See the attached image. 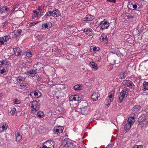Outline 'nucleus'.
<instances>
[{
    "instance_id": "obj_1",
    "label": "nucleus",
    "mask_w": 148,
    "mask_h": 148,
    "mask_svg": "<svg viewBox=\"0 0 148 148\" xmlns=\"http://www.w3.org/2000/svg\"><path fill=\"white\" fill-rule=\"evenodd\" d=\"M30 105H31V107L32 108L31 112L32 113H34L38 110L40 105L38 101L36 100H34L32 102L31 101L30 103Z\"/></svg>"
},
{
    "instance_id": "obj_2",
    "label": "nucleus",
    "mask_w": 148,
    "mask_h": 148,
    "mask_svg": "<svg viewBox=\"0 0 148 148\" xmlns=\"http://www.w3.org/2000/svg\"><path fill=\"white\" fill-rule=\"evenodd\" d=\"M110 25V23L108 22V20L105 19L103 21L100 22L99 26L100 29L103 30L104 29H107Z\"/></svg>"
},
{
    "instance_id": "obj_3",
    "label": "nucleus",
    "mask_w": 148,
    "mask_h": 148,
    "mask_svg": "<svg viewBox=\"0 0 148 148\" xmlns=\"http://www.w3.org/2000/svg\"><path fill=\"white\" fill-rule=\"evenodd\" d=\"M62 143L64 144L65 148H74L72 143V141L69 140L66 141L64 140L63 141Z\"/></svg>"
},
{
    "instance_id": "obj_4",
    "label": "nucleus",
    "mask_w": 148,
    "mask_h": 148,
    "mask_svg": "<svg viewBox=\"0 0 148 148\" xmlns=\"http://www.w3.org/2000/svg\"><path fill=\"white\" fill-rule=\"evenodd\" d=\"M77 111L79 112H81L82 114L86 115L87 114L89 111V109L88 107L81 108H77Z\"/></svg>"
},
{
    "instance_id": "obj_5",
    "label": "nucleus",
    "mask_w": 148,
    "mask_h": 148,
    "mask_svg": "<svg viewBox=\"0 0 148 148\" xmlns=\"http://www.w3.org/2000/svg\"><path fill=\"white\" fill-rule=\"evenodd\" d=\"M129 117L127 120L126 121H124L123 123V124L124 125L125 132H128L130 130L129 125H130V121L129 120Z\"/></svg>"
},
{
    "instance_id": "obj_6",
    "label": "nucleus",
    "mask_w": 148,
    "mask_h": 148,
    "mask_svg": "<svg viewBox=\"0 0 148 148\" xmlns=\"http://www.w3.org/2000/svg\"><path fill=\"white\" fill-rule=\"evenodd\" d=\"M129 92V89L127 88H124V90H122L120 93V96H122L124 98L125 97H127L128 94Z\"/></svg>"
},
{
    "instance_id": "obj_7",
    "label": "nucleus",
    "mask_w": 148,
    "mask_h": 148,
    "mask_svg": "<svg viewBox=\"0 0 148 148\" xmlns=\"http://www.w3.org/2000/svg\"><path fill=\"white\" fill-rule=\"evenodd\" d=\"M84 32H85V34H87L88 36H90L93 34L92 30L90 28H85L84 30Z\"/></svg>"
},
{
    "instance_id": "obj_8",
    "label": "nucleus",
    "mask_w": 148,
    "mask_h": 148,
    "mask_svg": "<svg viewBox=\"0 0 148 148\" xmlns=\"http://www.w3.org/2000/svg\"><path fill=\"white\" fill-rule=\"evenodd\" d=\"M2 39L5 42V45L10 43L11 41V39L9 35L5 36L2 37Z\"/></svg>"
},
{
    "instance_id": "obj_9",
    "label": "nucleus",
    "mask_w": 148,
    "mask_h": 148,
    "mask_svg": "<svg viewBox=\"0 0 148 148\" xmlns=\"http://www.w3.org/2000/svg\"><path fill=\"white\" fill-rule=\"evenodd\" d=\"M10 62L6 60H2L1 61H0V67H2L3 66L9 65H10Z\"/></svg>"
},
{
    "instance_id": "obj_10",
    "label": "nucleus",
    "mask_w": 148,
    "mask_h": 148,
    "mask_svg": "<svg viewBox=\"0 0 148 148\" xmlns=\"http://www.w3.org/2000/svg\"><path fill=\"white\" fill-rule=\"evenodd\" d=\"M45 145H47L48 148H53V141L52 140H47L45 142Z\"/></svg>"
},
{
    "instance_id": "obj_11",
    "label": "nucleus",
    "mask_w": 148,
    "mask_h": 148,
    "mask_svg": "<svg viewBox=\"0 0 148 148\" xmlns=\"http://www.w3.org/2000/svg\"><path fill=\"white\" fill-rule=\"evenodd\" d=\"M10 65L3 66V67H2L3 69L0 71L1 73V74H3L4 73H6V72L8 71V69H9V67H10Z\"/></svg>"
},
{
    "instance_id": "obj_12",
    "label": "nucleus",
    "mask_w": 148,
    "mask_h": 148,
    "mask_svg": "<svg viewBox=\"0 0 148 148\" xmlns=\"http://www.w3.org/2000/svg\"><path fill=\"white\" fill-rule=\"evenodd\" d=\"M136 117V116L134 113L131 114L130 116V128L131 127L132 125L134 123L135 119Z\"/></svg>"
},
{
    "instance_id": "obj_13",
    "label": "nucleus",
    "mask_w": 148,
    "mask_h": 148,
    "mask_svg": "<svg viewBox=\"0 0 148 148\" xmlns=\"http://www.w3.org/2000/svg\"><path fill=\"white\" fill-rule=\"evenodd\" d=\"M52 24L51 23L48 22L46 23H44L42 24V27L44 28V29H49L52 26Z\"/></svg>"
},
{
    "instance_id": "obj_14",
    "label": "nucleus",
    "mask_w": 148,
    "mask_h": 148,
    "mask_svg": "<svg viewBox=\"0 0 148 148\" xmlns=\"http://www.w3.org/2000/svg\"><path fill=\"white\" fill-rule=\"evenodd\" d=\"M14 52V55L15 56H20V53L21 49L18 47H16L13 49Z\"/></svg>"
},
{
    "instance_id": "obj_15",
    "label": "nucleus",
    "mask_w": 148,
    "mask_h": 148,
    "mask_svg": "<svg viewBox=\"0 0 148 148\" xmlns=\"http://www.w3.org/2000/svg\"><path fill=\"white\" fill-rule=\"evenodd\" d=\"M10 10V9L6 6H1L0 8V12L2 14L7 12Z\"/></svg>"
},
{
    "instance_id": "obj_16",
    "label": "nucleus",
    "mask_w": 148,
    "mask_h": 148,
    "mask_svg": "<svg viewBox=\"0 0 148 148\" xmlns=\"http://www.w3.org/2000/svg\"><path fill=\"white\" fill-rule=\"evenodd\" d=\"M88 103L85 102H80L78 105V108H84L87 107Z\"/></svg>"
},
{
    "instance_id": "obj_17",
    "label": "nucleus",
    "mask_w": 148,
    "mask_h": 148,
    "mask_svg": "<svg viewBox=\"0 0 148 148\" xmlns=\"http://www.w3.org/2000/svg\"><path fill=\"white\" fill-rule=\"evenodd\" d=\"M36 70L37 69H36V70H30L29 71L26 72L27 74H29L32 75L31 76L32 77H34L37 74Z\"/></svg>"
},
{
    "instance_id": "obj_18",
    "label": "nucleus",
    "mask_w": 148,
    "mask_h": 148,
    "mask_svg": "<svg viewBox=\"0 0 148 148\" xmlns=\"http://www.w3.org/2000/svg\"><path fill=\"white\" fill-rule=\"evenodd\" d=\"M90 65L94 71L96 70L98 68L97 65L94 62H91L90 63Z\"/></svg>"
},
{
    "instance_id": "obj_19",
    "label": "nucleus",
    "mask_w": 148,
    "mask_h": 148,
    "mask_svg": "<svg viewBox=\"0 0 148 148\" xmlns=\"http://www.w3.org/2000/svg\"><path fill=\"white\" fill-rule=\"evenodd\" d=\"M100 40L102 41H104L105 43H107L108 42V38L106 35L105 34L102 35L100 38Z\"/></svg>"
},
{
    "instance_id": "obj_20",
    "label": "nucleus",
    "mask_w": 148,
    "mask_h": 148,
    "mask_svg": "<svg viewBox=\"0 0 148 148\" xmlns=\"http://www.w3.org/2000/svg\"><path fill=\"white\" fill-rule=\"evenodd\" d=\"M83 86L79 84H78L73 87V89L75 90H82Z\"/></svg>"
},
{
    "instance_id": "obj_21",
    "label": "nucleus",
    "mask_w": 148,
    "mask_h": 148,
    "mask_svg": "<svg viewBox=\"0 0 148 148\" xmlns=\"http://www.w3.org/2000/svg\"><path fill=\"white\" fill-rule=\"evenodd\" d=\"M99 97L98 93L95 92L91 96V98L94 101H96Z\"/></svg>"
},
{
    "instance_id": "obj_22",
    "label": "nucleus",
    "mask_w": 148,
    "mask_h": 148,
    "mask_svg": "<svg viewBox=\"0 0 148 148\" xmlns=\"http://www.w3.org/2000/svg\"><path fill=\"white\" fill-rule=\"evenodd\" d=\"M94 18V17L93 16L88 14L86 15L84 19L86 21H90L93 20Z\"/></svg>"
},
{
    "instance_id": "obj_23",
    "label": "nucleus",
    "mask_w": 148,
    "mask_h": 148,
    "mask_svg": "<svg viewBox=\"0 0 148 148\" xmlns=\"http://www.w3.org/2000/svg\"><path fill=\"white\" fill-rule=\"evenodd\" d=\"M141 109V107L138 105H135L133 108V110L135 112H138Z\"/></svg>"
},
{
    "instance_id": "obj_24",
    "label": "nucleus",
    "mask_w": 148,
    "mask_h": 148,
    "mask_svg": "<svg viewBox=\"0 0 148 148\" xmlns=\"http://www.w3.org/2000/svg\"><path fill=\"white\" fill-rule=\"evenodd\" d=\"M53 12H54V17H58L60 16V13L58 9L54 10Z\"/></svg>"
},
{
    "instance_id": "obj_25",
    "label": "nucleus",
    "mask_w": 148,
    "mask_h": 148,
    "mask_svg": "<svg viewBox=\"0 0 148 148\" xmlns=\"http://www.w3.org/2000/svg\"><path fill=\"white\" fill-rule=\"evenodd\" d=\"M38 93L36 91H35L34 92H32L30 93V95L32 98H33V95L35 96V97L37 96L36 97L37 98H39L40 97V95L39 96H38Z\"/></svg>"
},
{
    "instance_id": "obj_26",
    "label": "nucleus",
    "mask_w": 148,
    "mask_h": 148,
    "mask_svg": "<svg viewBox=\"0 0 148 148\" xmlns=\"http://www.w3.org/2000/svg\"><path fill=\"white\" fill-rule=\"evenodd\" d=\"M142 90L144 91L148 90V82H144Z\"/></svg>"
},
{
    "instance_id": "obj_27",
    "label": "nucleus",
    "mask_w": 148,
    "mask_h": 148,
    "mask_svg": "<svg viewBox=\"0 0 148 148\" xmlns=\"http://www.w3.org/2000/svg\"><path fill=\"white\" fill-rule=\"evenodd\" d=\"M22 30L21 29H18L16 30L14 32V34L16 36H19L21 35H22L23 34H22Z\"/></svg>"
},
{
    "instance_id": "obj_28",
    "label": "nucleus",
    "mask_w": 148,
    "mask_h": 148,
    "mask_svg": "<svg viewBox=\"0 0 148 148\" xmlns=\"http://www.w3.org/2000/svg\"><path fill=\"white\" fill-rule=\"evenodd\" d=\"M25 78L21 76H18L16 77V80L17 82L23 81L25 80Z\"/></svg>"
},
{
    "instance_id": "obj_29",
    "label": "nucleus",
    "mask_w": 148,
    "mask_h": 148,
    "mask_svg": "<svg viewBox=\"0 0 148 148\" xmlns=\"http://www.w3.org/2000/svg\"><path fill=\"white\" fill-rule=\"evenodd\" d=\"M16 139L17 141H19L22 138L19 132H17L16 134Z\"/></svg>"
},
{
    "instance_id": "obj_30",
    "label": "nucleus",
    "mask_w": 148,
    "mask_h": 148,
    "mask_svg": "<svg viewBox=\"0 0 148 148\" xmlns=\"http://www.w3.org/2000/svg\"><path fill=\"white\" fill-rule=\"evenodd\" d=\"M142 124L143 125H147L148 123V119L142 118Z\"/></svg>"
},
{
    "instance_id": "obj_31",
    "label": "nucleus",
    "mask_w": 148,
    "mask_h": 148,
    "mask_svg": "<svg viewBox=\"0 0 148 148\" xmlns=\"http://www.w3.org/2000/svg\"><path fill=\"white\" fill-rule=\"evenodd\" d=\"M27 88L28 86L27 84H22L21 85H20V88L22 89H25Z\"/></svg>"
},
{
    "instance_id": "obj_32",
    "label": "nucleus",
    "mask_w": 148,
    "mask_h": 148,
    "mask_svg": "<svg viewBox=\"0 0 148 148\" xmlns=\"http://www.w3.org/2000/svg\"><path fill=\"white\" fill-rule=\"evenodd\" d=\"M54 132L55 134H56V133L58 135H59L61 133V132H60V131L58 129V128L56 127H55L54 128Z\"/></svg>"
},
{
    "instance_id": "obj_33",
    "label": "nucleus",
    "mask_w": 148,
    "mask_h": 148,
    "mask_svg": "<svg viewBox=\"0 0 148 148\" xmlns=\"http://www.w3.org/2000/svg\"><path fill=\"white\" fill-rule=\"evenodd\" d=\"M142 118H143V117L141 116L138 118V120L137 123V124L138 125L140 124V123H141V124H142Z\"/></svg>"
},
{
    "instance_id": "obj_34",
    "label": "nucleus",
    "mask_w": 148,
    "mask_h": 148,
    "mask_svg": "<svg viewBox=\"0 0 148 148\" xmlns=\"http://www.w3.org/2000/svg\"><path fill=\"white\" fill-rule=\"evenodd\" d=\"M44 114L43 113L42 111H39V112H38L37 114V115L40 118L43 116Z\"/></svg>"
},
{
    "instance_id": "obj_35",
    "label": "nucleus",
    "mask_w": 148,
    "mask_h": 148,
    "mask_svg": "<svg viewBox=\"0 0 148 148\" xmlns=\"http://www.w3.org/2000/svg\"><path fill=\"white\" fill-rule=\"evenodd\" d=\"M69 99L70 101H77L75 95H71L69 97Z\"/></svg>"
},
{
    "instance_id": "obj_36",
    "label": "nucleus",
    "mask_w": 148,
    "mask_h": 148,
    "mask_svg": "<svg viewBox=\"0 0 148 148\" xmlns=\"http://www.w3.org/2000/svg\"><path fill=\"white\" fill-rule=\"evenodd\" d=\"M56 110L60 112H62L63 111V109L60 106H58L56 108Z\"/></svg>"
},
{
    "instance_id": "obj_37",
    "label": "nucleus",
    "mask_w": 148,
    "mask_h": 148,
    "mask_svg": "<svg viewBox=\"0 0 148 148\" xmlns=\"http://www.w3.org/2000/svg\"><path fill=\"white\" fill-rule=\"evenodd\" d=\"M16 111V109L14 108H13L10 111V112L12 115H14L15 114Z\"/></svg>"
},
{
    "instance_id": "obj_38",
    "label": "nucleus",
    "mask_w": 148,
    "mask_h": 148,
    "mask_svg": "<svg viewBox=\"0 0 148 148\" xmlns=\"http://www.w3.org/2000/svg\"><path fill=\"white\" fill-rule=\"evenodd\" d=\"M123 83L124 84L127 85V86H128V87L130 85V82H129V80H124L123 82Z\"/></svg>"
},
{
    "instance_id": "obj_39",
    "label": "nucleus",
    "mask_w": 148,
    "mask_h": 148,
    "mask_svg": "<svg viewBox=\"0 0 148 148\" xmlns=\"http://www.w3.org/2000/svg\"><path fill=\"white\" fill-rule=\"evenodd\" d=\"M131 6H132L133 8L134 9H136L137 7V6L136 4H133L132 2H130V7H131Z\"/></svg>"
},
{
    "instance_id": "obj_40",
    "label": "nucleus",
    "mask_w": 148,
    "mask_h": 148,
    "mask_svg": "<svg viewBox=\"0 0 148 148\" xmlns=\"http://www.w3.org/2000/svg\"><path fill=\"white\" fill-rule=\"evenodd\" d=\"M60 131V132H61V133H62L63 129H64V127H61L60 126H58L57 128Z\"/></svg>"
},
{
    "instance_id": "obj_41",
    "label": "nucleus",
    "mask_w": 148,
    "mask_h": 148,
    "mask_svg": "<svg viewBox=\"0 0 148 148\" xmlns=\"http://www.w3.org/2000/svg\"><path fill=\"white\" fill-rule=\"evenodd\" d=\"M92 47L93 48V50L94 51H97L100 50V48L98 47H94L93 46Z\"/></svg>"
},
{
    "instance_id": "obj_42",
    "label": "nucleus",
    "mask_w": 148,
    "mask_h": 148,
    "mask_svg": "<svg viewBox=\"0 0 148 148\" xmlns=\"http://www.w3.org/2000/svg\"><path fill=\"white\" fill-rule=\"evenodd\" d=\"M110 95L109 96V97L110 99H111L112 98L113 96V95H114V90H112L110 92Z\"/></svg>"
},
{
    "instance_id": "obj_43",
    "label": "nucleus",
    "mask_w": 148,
    "mask_h": 148,
    "mask_svg": "<svg viewBox=\"0 0 148 148\" xmlns=\"http://www.w3.org/2000/svg\"><path fill=\"white\" fill-rule=\"evenodd\" d=\"M124 98V97H122V96H120L119 97V100L118 101L119 103H121L123 101Z\"/></svg>"
},
{
    "instance_id": "obj_44",
    "label": "nucleus",
    "mask_w": 148,
    "mask_h": 148,
    "mask_svg": "<svg viewBox=\"0 0 148 148\" xmlns=\"http://www.w3.org/2000/svg\"><path fill=\"white\" fill-rule=\"evenodd\" d=\"M26 56L28 57H31L32 56V54L30 52H26Z\"/></svg>"
},
{
    "instance_id": "obj_45",
    "label": "nucleus",
    "mask_w": 148,
    "mask_h": 148,
    "mask_svg": "<svg viewBox=\"0 0 148 148\" xmlns=\"http://www.w3.org/2000/svg\"><path fill=\"white\" fill-rule=\"evenodd\" d=\"M44 6H39L37 10L38 11H42L44 9Z\"/></svg>"
},
{
    "instance_id": "obj_46",
    "label": "nucleus",
    "mask_w": 148,
    "mask_h": 148,
    "mask_svg": "<svg viewBox=\"0 0 148 148\" xmlns=\"http://www.w3.org/2000/svg\"><path fill=\"white\" fill-rule=\"evenodd\" d=\"M14 102L15 104H19L21 103L20 101L18 100L17 99H14Z\"/></svg>"
},
{
    "instance_id": "obj_47",
    "label": "nucleus",
    "mask_w": 148,
    "mask_h": 148,
    "mask_svg": "<svg viewBox=\"0 0 148 148\" xmlns=\"http://www.w3.org/2000/svg\"><path fill=\"white\" fill-rule=\"evenodd\" d=\"M38 23V22L37 21L33 22L30 23L29 25L30 26H34L36 24Z\"/></svg>"
},
{
    "instance_id": "obj_48",
    "label": "nucleus",
    "mask_w": 148,
    "mask_h": 148,
    "mask_svg": "<svg viewBox=\"0 0 148 148\" xmlns=\"http://www.w3.org/2000/svg\"><path fill=\"white\" fill-rule=\"evenodd\" d=\"M75 96L77 101H79L81 99V98L79 97V95H75Z\"/></svg>"
},
{
    "instance_id": "obj_49",
    "label": "nucleus",
    "mask_w": 148,
    "mask_h": 148,
    "mask_svg": "<svg viewBox=\"0 0 148 148\" xmlns=\"http://www.w3.org/2000/svg\"><path fill=\"white\" fill-rule=\"evenodd\" d=\"M131 148H143V146L142 145H135Z\"/></svg>"
},
{
    "instance_id": "obj_50",
    "label": "nucleus",
    "mask_w": 148,
    "mask_h": 148,
    "mask_svg": "<svg viewBox=\"0 0 148 148\" xmlns=\"http://www.w3.org/2000/svg\"><path fill=\"white\" fill-rule=\"evenodd\" d=\"M6 125V124H5V125H3L2 126V130H3V131L5 130H6L7 127H8V126H5Z\"/></svg>"
},
{
    "instance_id": "obj_51",
    "label": "nucleus",
    "mask_w": 148,
    "mask_h": 148,
    "mask_svg": "<svg viewBox=\"0 0 148 148\" xmlns=\"http://www.w3.org/2000/svg\"><path fill=\"white\" fill-rule=\"evenodd\" d=\"M5 42L2 39V38L0 39V45H4L5 44Z\"/></svg>"
},
{
    "instance_id": "obj_52",
    "label": "nucleus",
    "mask_w": 148,
    "mask_h": 148,
    "mask_svg": "<svg viewBox=\"0 0 148 148\" xmlns=\"http://www.w3.org/2000/svg\"><path fill=\"white\" fill-rule=\"evenodd\" d=\"M51 12H50V11H48V12H47L46 14H45V15L44 16V17H46L47 18V16H51Z\"/></svg>"
},
{
    "instance_id": "obj_53",
    "label": "nucleus",
    "mask_w": 148,
    "mask_h": 148,
    "mask_svg": "<svg viewBox=\"0 0 148 148\" xmlns=\"http://www.w3.org/2000/svg\"><path fill=\"white\" fill-rule=\"evenodd\" d=\"M123 74H122V73H121L119 75V78L120 79H123L124 78V76H123Z\"/></svg>"
},
{
    "instance_id": "obj_54",
    "label": "nucleus",
    "mask_w": 148,
    "mask_h": 148,
    "mask_svg": "<svg viewBox=\"0 0 148 148\" xmlns=\"http://www.w3.org/2000/svg\"><path fill=\"white\" fill-rule=\"evenodd\" d=\"M42 37L41 35H39L37 36V38L38 40L40 41L42 40Z\"/></svg>"
},
{
    "instance_id": "obj_55",
    "label": "nucleus",
    "mask_w": 148,
    "mask_h": 148,
    "mask_svg": "<svg viewBox=\"0 0 148 148\" xmlns=\"http://www.w3.org/2000/svg\"><path fill=\"white\" fill-rule=\"evenodd\" d=\"M26 52H24L23 50L21 49V51L20 53V55H23L24 54H25Z\"/></svg>"
},
{
    "instance_id": "obj_56",
    "label": "nucleus",
    "mask_w": 148,
    "mask_h": 148,
    "mask_svg": "<svg viewBox=\"0 0 148 148\" xmlns=\"http://www.w3.org/2000/svg\"><path fill=\"white\" fill-rule=\"evenodd\" d=\"M130 37V35L127 34L125 37V39L127 41L129 42L128 38Z\"/></svg>"
},
{
    "instance_id": "obj_57",
    "label": "nucleus",
    "mask_w": 148,
    "mask_h": 148,
    "mask_svg": "<svg viewBox=\"0 0 148 148\" xmlns=\"http://www.w3.org/2000/svg\"><path fill=\"white\" fill-rule=\"evenodd\" d=\"M134 85L132 83H130V88L134 89Z\"/></svg>"
},
{
    "instance_id": "obj_58",
    "label": "nucleus",
    "mask_w": 148,
    "mask_h": 148,
    "mask_svg": "<svg viewBox=\"0 0 148 148\" xmlns=\"http://www.w3.org/2000/svg\"><path fill=\"white\" fill-rule=\"evenodd\" d=\"M106 1L107 2H110L115 3L116 2V0H107Z\"/></svg>"
},
{
    "instance_id": "obj_59",
    "label": "nucleus",
    "mask_w": 148,
    "mask_h": 148,
    "mask_svg": "<svg viewBox=\"0 0 148 148\" xmlns=\"http://www.w3.org/2000/svg\"><path fill=\"white\" fill-rule=\"evenodd\" d=\"M121 73L123 75L124 78L127 75V73L125 72H122Z\"/></svg>"
},
{
    "instance_id": "obj_60",
    "label": "nucleus",
    "mask_w": 148,
    "mask_h": 148,
    "mask_svg": "<svg viewBox=\"0 0 148 148\" xmlns=\"http://www.w3.org/2000/svg\"><path fill=\"white\" fill-rule=\"evenodd\" d=\"M50 12H51V13L50 14L51 16L54 17V14H53L54 12H53V11H50Z\"/></svg>"
},
{
    "instance_id": "obj_61",
    "label": "nucleus",
    "mask_w": 148,
    "mask_h": 148,
    "mask_svg": "<svg viewBox=\"0 0 148 148\" xmlns=\"http://www.w3.org/2000/svg\"><path fill=\"white\" fill-rule=\"evenodd\" d=\"M47 145H45V143L43 144V146L42 147H41L42 148H48L47 147Z\"/></svg>"
},
{
    "instance_id": "obj_62",
    "label": "nucleus",
    "mask_w": 148,
    "mask_h": 148,
    "mask_svg": "<svg viewBox=\"0 0 148 148\" xmlns=\"http://www.w3.org/2000/svg\"><path fill=\"white\" fill-rule=\"evenodd\" d=\"M107 101L108 103H110H110L111 102V99H108Z\"/></svg>"
},
{
    "instance_id": "obj_63",
    "label": "nucleus",
    "mask_w": 148,
    "mask_h": 148,
    "mask_svg": "<svg viewBox=\"0 0 148 148\" xmlns=\"http://www.w3.org/2000/svg\"><path fill=\"white\" fill-rule=\"evenodd\" d=\"M38 77V78L37 79V81H40L41 79V77Z\"/></svg>"
},
{
    "instance_id": "obj_64",
    "label": "nucleus",
    "mask_w": 148,
    "mask_h": 148,
    "mask_svg": "<svg viewBox=\"0 0 148 148\" xmlns=\"http://www.w3.org/2000/svg\"><path fill=\"white\" fill-rule=\"evenodd\" d=\"M130 39H131V40H131V41H133L134 40V37H133L132 36L130 37Z\"/></svg>"
}]
</instances>
